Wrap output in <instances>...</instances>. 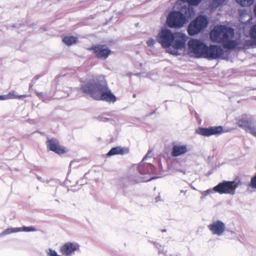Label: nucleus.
Returning a JSON list of instances; mask_svg holds the SVG:
<instances>
[{
  "label": "nucleus",
  "mask_w": 256,
  "mask_h": 256,
  "mask_svg": "<svg viewBox=\"0 0 256 256\" xmlns=\"http://www.w3.org/2000/svg\"><path fill=\"white\" fill-rule=\"evenodd\" d=\"M188 36L180 32L173 33L166 28H163L157 36L158 42L167 52L174 55H180L184 52Z\"/></svg>",
  "instance_id": "1"
},
{
  "label": "nucleus",
  "mask_w": 256,
  "mask_h": 256,
  "mask_svg": "<svg viewBox=\"0 0 256 256\" xmlns=\"http://www.w3.org/2000/svg\"><path fill=\"white\" fill-rule=\"evenodd\" d=\"M82 90L90 94L94 98L108 102H114L116 100L115 96L108 88L104 81L92 82L82 86Z\"/></svg>",
  "instance_id": "2"
},
{
  "label": "nucleus",
  "mask_w": 256,
  "mask_h": 256,
  "mask_svg": "<svg viewBox=\"0 0 256 256\" xmlns=\"http://www.w3.org/2000/svg\"><path fill=\"white\" fill-rule=\"evenodd\" d=\"M234 34V30L231 28L217 26L210 32V38L212 42L222 43L225 48H232L238 44L236 42L231 40Z\"/></svg>",
  "instance_id": "3"
},
{
  "label": "nucleus",
  "mask_w": 256,
  "mask_h": 256,
  "mask_svg": "<svg viewBox=\"0 0 256 256\" xmlns=\"http://www.w3.org/2000/svg\"><path fill=\"white\" fill-rule=\"evenodd\" d=\"M170 12L166 18V23L172 28H182L187 21V18H191L194 15L193 8H188V11L183 8V11Z\"/></svg>",
  "instance_id": "4"
},
{
  "label": "nucleus",
  "mask_w": 256,
  "mask_h": 256,
  "mask_svg": "<svg viewBox=\"0 0 256 256\" xmlns=\"http://www.w3.org/2000/svg\"><path fill=\"white\" fill-rule=\"evenodd\" d=\"M147 156H146L142 161L138 165L136 166L140 174V180H138V182H148L157 178L155 176H150L154 172L155 168L152 164L144 162Z\"/></svg>",
  "instance_id": "5"
},
{
  "label": "nucleus",
  "mask_w": 256,
  "mask_h": 256,
  "mask_svg": "<svg viewBox=\"0 0 256 256\" xmlns=\"http://www.w3.org/2000/svg\"><path fill=\"white\" fill-rule=\"evenodd\" d=\"M206 50V44L202 40L192 38L188 43V52L192 56L203 58Z\"/></svg>",
  "instance_id": "6"
},
{
  "label": "nucleus",
  "mask_w": 256,
  "mask_h": 256,
  "mask_svg": "<svg viewBox=\"0 0 256 256\" xmlns=\"http://www.w3.org/2000/svg\"><path fill=\"white\" fill-rule=\"evenodd\" d=\"M208 22L207 18L204 16H200L192 22L188 28L189 35L194 36L198 34L207 26Z\"/></svg>",
  "instance_id": "7"
},
{
  "label": "nucleus",
  "mask_w": 256,
  "mask_h": 256,
  "mask_svg": "<svg viewBox=\"0 0 256 256\" xmlns=\"http://www.w3.org/2000/svg\"><path fill=\"white\" fill-rule=\"evenodd\" d=\"M238 187V184L235 181L224 180L214 186L215 192L219 194H228L234 195Z\"/></svg>",
  "instance_id": "8"
},
{
  "label": "nucleus",
  "mask_w": 256,
  "mask_h": 256,
  "mask_svg": "<svg viewBox=\"0 0 256 256\" xmlns=\"http://www.w3.org/2000/svg\"><path fill=\"white\" fill-rule=\"evenodd\" d=\"M238 125L246 132L256 136V121L246 115H242L237 120Z\"/></svg>",
  "instance_id": "9"
},
{
  "label": "nucleus",
  "mask_w": 256,
  "mask_h": 256,
  "mask_svg": "<svg viewBox=\"0 0 256 256\" xmlns=\"http://www.w3.org/2000/svg\"><path fill=\"white\" fill-rule=\"evenodd\" d=\"M80 244L75 242H68L62 244L60 251L64 256H72L80 250Z\"/></svg>",
  "instance_id": "10"
},
{
  "label": "nucleus",
  "mask_w": 256,
  "mask_h": 256,
  "mask_svg": "<svg viewBox=\"0 0 256 256\" xmlns=\"http://www.w3.org/2000/svg\"><path fill=\"white\" fill-rule=\"evenodd\" d=\"M208 228L212 234L218 236H222L226 229V224L220 220H214Z\"/></svg>",
  "instance_id": "11"
},
{
  "label": "nucleus",
  "mask_w": 256,
  "mask_h": 256,
  "mask_svg": "<svg viewBox=\"0 0 256 256\" xmlns=\"http://www.w3.org/2000/svg\"><path fill=\"white\" fill-rule=\"evenodd\" d=\"M224 52L220 47L215 45H212L208 47L206 45V50L203 58L208 59H216L219 58H224Z\"/></svg>",
  "instance_id": "12"
},
{
  "label": "nucleus",
  "mask_w": 256,
  "mask_h": 256,
  "mask_svg": "<svg viewBox=\"0 0 256 256\" xmlns=\"http://www.w3.org/2000/svg\"><path fill=\"white\" fill-rule=\"evenodd\" d=\"M90 50L92 51L96 57L102 60L106 59L111 53L110 50L103 44L94 46Z\"/></svg>",
  "instance_id": "13"
},
{
  "label": "nucleus",
  "mask_w": 256,
  "mask_h": 256,
  "mask_svg": "<svg viewBox=\"0 0 256 256\" xmlns=\"http://www.w3.org/2000/svg\"><path fill=\"white\" fill-rule=\"evenodd\" d=\"M46 145L50 150L59 154L66 153L68 151V149L60 146L58 141L56 138L48 139L46 142Z\"/></svg>",
  "instance_id": "14"
},
{
  "label": "nucleus",
  "mask_w": 256,
  "mask_h": 256,
  "mask_svg": "<svg viewBox=\"0 0 256 256\" xmlns=\"http://www.w3.org/2000/svg\"><path fill=\"white\" fill-rule=\"evenodd\" d=\"M222 132V127L221 126H211L208 128H199L196 130V133L205 136L220 134Z\"/></svg>",
  "instance_id": "15"
},
{
  "label": "nucleus",
  "mask_w": 256,
  "mask_h": 256,
  "mask_svg": "<svg viewBox=\"0 0 256 256\" xmlns=\"http://www.w3.org/2000/svg\"><path fill=\"white\" fill-rule=\"evenodd\" d=\"M202 0H176L174 6V9H180L183 11V8L188 11V8H192L190 6H197Z\"/></svg>",
  "instance_id": "16"
},
{
  "label": "nucleus",
  "mask_w": 256,
  "mask_h": 256,
  "mask_svg": "<svg viewBox=\"0 0 256 256\" xmlns=\"http://www.w3.org/2000/svg\"><path fill=\"white\" fill-rule=\"evenodd\" d=\"M190 151L188 145L182 144H177L173 146L172 155L173 156L177 157L184 154Z\"/></svg>",
  "instance_id": "17"
},
{
  "label": "nucleus",
  "mask_w": 256,
  "mask_h": 256,
  "mask_svg": "<svg viewBox=\"0 0 256 256\" xmlns=\"http://www.w3.org/2000/svg\"><path fill=\"white\" fill-rule=\"evenodd\" d=\"M130 150L128 148L126 147L117 146L112 148L107 154L108 156L115 154H128Z\"/></svg>",
  "instance_id": "18"
},
{
  "label": "nucleus",
  "mask_w": 256,
  "mask_h": 256,
  "mask_svg": "<svg viewBox=\"0 0 256 256\" xmlns=\"http://www.w3.org/2000/svg\"><path fill=\"white\" fill-rule=\"evenodd\" d=\"M62 42L67 46H71L78 42V38L76 36H66L62 38Z\"/></svg>",
  "instance_id": "19"
},
{
  "label": "nucleus",
  "mask_w": 256,
  "mask_h": 256,
  "mask_svg": "<svg viewBox=\"0 0 256 256\" xmlns=\"http://www.w3.org/2000/svg\"><path fill=\"white\" fill-rule=\"evenodd\" d=\"M155 247L158 250V254H162L164 256H178L177 255H172L168 254L167 250L164 246H162L158 243H154Z\"/></svg>",
  "instance_id": "20"
},
{
  "label": "nucleus",
  "mask_w": 256,
  "mask_h": 256,
  "mask_svg": "<svg viewBox=\"0 0 256 256\" xmlns=\"http://www.w3.org/2000/svg\"><path fill=\"white\" fill-rule=\"evenodd\" d=\"M255 0H236V2L242 7H248L252 6Z\"/></svg>",
  "instance_id": "21"
},
{
  "label": "nucleus",
  "mask_w": 256,
  "mask_h": 256,
  "mask_svg": "<svg viewBox=\"0 0 256 256\" xmlns=\"http://www.w3.org/2000/svg\"><path fill=\"white\" fill-rule=\"evenodd\" d=\"M16 119L14 114L10 113L4 117V122L8 124L10 122H14Z\"/></svg>",
  "instance_id": "22"
},
{
  "label": "nucleus",
  "mask_w": 256,
  "mask_h": 256,
  "mask_svg": "<svg viewBox=\"0 0 256 256\" xmlns=\"http://www.w3.org/2000/svg\"><path fill=\"white\" fill-rule=\"evenodd\" d=\"M37 230L32 226H22L20 228H17V232H36Z\"/></svg>",
  "instance_id": "23"
},
{
  "label": "nucleus",
  "mask_w": 256,
  "mask_h": 256,
  "mask_svg": "<svg viewBox=\"0 0 256 256\" xmlns=\"http://www.w3.org/2000/svg\"><path fill=\"white\" fill-rule=\"evenodd\" d=\"M15 232H16V228H9L0 233V237Z\"/></svg>",
  "instance_id": "24"
},
{
  "label": "nucleus",
  "mask_w": 256,
  "mask_h": 256,
  "mask_svg": "<svg viewBox=\"0 0 256 256\" xmlns=\"http://www.w3.org/2000/svg\"><path fill=\"white\" fill-rule=\"evenodd\" d=\"M46 252L47 256H63L62 255L59 254L56 250L52 248L46 250Z\"/></svg>",
  "instance_id": "25"
},
{
  "label": "nucleus",
  "mask_w": 256,
  "mask_h": 256,
  "mask_svg": "<svg viewBox=\"0 0 256 256\" xmlns=\"http://www.w3.org/2000/svg\"><path fill=\"white\" fill-rule=\"evenodd\" d=\"M250 36L254 42H256V26H253L250 30Z\"/></svg>",
  "instance_id": "26"
},
{
  "label": "nucleus",
  "mask_w": 256,
  "mask_h": 256,
  "mask_svg": "<svg viewBox=\"0 0 256 256\" xmlns=\"http://www.w3.org/2000/svg\"><path fill=\"white\" fill-rule=\"evenodd\" d=\"M249 186L251 188L256 190V173L252 177Z\"/></svg>",
  "instance_id": "27"
},
{
  "label": "nucleus",
  "mask_w": 256,
  "mask_h": 256,
  "mask_svg": "<svg viewBox=\"0 0 256 256\" xmlns=\"http://www.w3.org/2000/svg\"><path fill=\"white\" fill-rule=\"evenodd\" d=\"M214 192H215L214 190V187L212 188H210L207 190H206L201 192V194L202 196V198H204L206 196Z\"/></svg>",
  "instance_id": "28"
},
{
  "label": "nucleus",
  "mask_w": 256,
  "mask_h": 256,
  "mask_svg": "<svg viewBox=\"0 0 256 256\" xmlns=\"http://www.w3.org/2000/svg\"><path fill=\"white\" fill-rule=\"evenodd\" d=\"M6 100L8 99H16V94L14 92H9L7 94H5Z\"/></svg>",
  "instance_id": "29"
},
{
  "label": "nucleus",
  "mask_w": 256,
  "mask_h": 256,
  "mask_svg": "<svg viewBox=\"0 0 256 256\" xmlns=\"http://www.w3.org/2000/svg\"><path fill=\"white\" fill-rule=\"evenodd\" d=\"M155 43L156 40L152 38H148L146 41V44H148V46L150 47L153 46Z\"/></svg>",
  "instance_id": "30"
},
{
  "label": "nucleus",
  "mask_w": 256,
  "mask_h": 256,
  "mask_svg": "<svg viewBox=\"0 0 256 256\" xmlns=\"http://www.w3.org/2000/svg\"><path fill=\"white\" fill-rule=\"evenodd\" d=\"M156 202H160V201H162V199L160 196V195L159 194L158 196L156 198Z\"/></svg>",
  "instance_id": "31"
},
{
  "label": "nucleus",
  "mask_w": 256,
  "mask_h": 256,
  "mask_svg": "<svg viewBox=\"0 0 256 256\" xmlns=\"http://www.w3.org/2000/svg\"><path fill=\"white\" fill-rule=\"evenodd\" d=\"M6 100L5 94H0V100Z\"/></svg>",
  "instance_id": "32"
},
{
  "label": "nucleus",
  "mask_w": 256,
  "mask_h": 256,
  "mask_svg": "<svg viewBox=\"0 0 256 256\" xmlns=\"http://www.w3.org/2000/svg\"><path fill=\"white\" fill-rule=\"evenodd\" d=\"M22 96H17L16 98H21Z\"/></svg>",
  "instance_id": "33"
},
{
  "label": "nucleus",
  "mask_w": 256,
  "mask_h": 256,
  "mask_svg": "<svg viewBox=\"0 0 256 256\" xmlns=\"http://www.w3.org/2000/svg\"><path fill=\"white\" fill-rule=\"evenodd\" d=\"M11 27L13 28H14L16 27V26L15 24H12Z\"/></svg>",
  "instance_id": "34"
},
{
  "label": "nucleus",
  "mask_w": 256,
  "mask_h": 256,
  "mask_svg": "<svg viewBox=\"0 0 256 256\" xmlns=\"http://www.w3.org/2000/svg\"><path fill=\"white\" fill-rule=\"evenodd\" d=\"M13 139H14V138H10V140H13Z\"/></svg>",
  "instance_id": "35"
}]
</instances>
